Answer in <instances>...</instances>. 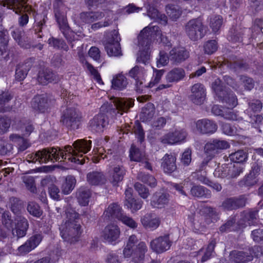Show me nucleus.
<instances>
[{
	"instance_id": "36",
	"label": "nucleus",
	"mask_w": 263,
	"mask_h": 263,
	"mask_svg": "<svg viewBox=\"0 0 263 263\" xmlns=\"http://www.w3.org/2000/svg\"><path fill=\"white\" fill-rule=\"evenodd\" d=\"M127 84V78L122 73L116 74L111 80V87L116 90H122L126 87Z\"/></svg>"
},
{
	"instance_id": "18",
	"label": "nucleus",
	"mask_w": 263,
	"mask_h": 263,
	"mask_svg": "<svg viewBox=\"0 0 263 263\" xmlns=\"http://www.w3.org/2000/svg\"><path fill=\"white\" fill-rule=\"evenodd\" d=\"M170 59L173 64L178 65L189 58V52L184 47H177L172 48L169 52Z\"/></svg>"
},
{
	"instance_id": "19",
	"label": "nucleus",
	"mask_w": 263,
	"mask_h": 263,
	"mask_svg": "<svg viewBox=\"0 0 263 263\" xmlns=\"http://www.w3.org/2000/svg\"><path fill=\"white\" fill-rule=\"evenodd\" d=\"M172 245L168 235L160 236L151 242L152 249L157 253H163L168 250Z\"/></svg>"
},
{
	"instance_id": "55",
	"label": "nucleus",
	"mask_w": 263,
	"mask_h": 263,
	"mask_svg": "<svg viewBox=\"0 0 263 263\" xmlns=\"http://www.w3.org/2000/svg\"><path fill=\"white\" fill-rule=\"evenodd\" d=\"M13 98V96L9 91L0 92V112L6 111L5 105Z\"/></svg>"
},
{
	"instance_id": "37",
	"label": "nucleus",
	"mask_w": 263,
	"mask_h": 263,
	"mask_svg": "<svg viewBox=\"0 0 263 263\" xmlns=\"http://www.w3.org/2000/svg\"><path fill=\"white\" fill-rule=\"evenodd\" d=\"M9 206L14 216L23 215L22 211L23 210V201L15 197H11L9 200Z\"/></svg>"
},
{
	"instance_id": "38",
	"label": "nucleus",
	"mask_w": 263,
	"mask_h": 263,
	"mask_svg": "<svg viewBox=\"0 0 263 263\" xmlns=\"http://www.w3.org/2000/svg\"><path fill=\"white\" fill-rule=\"evenodd\" d=\"M90 195V191L88 188L84 186L79 188L76 193V197L78 202L83 206L88 204Z\"/></svg>"
},
{
	"instance_id": "60",
	"label": "nucleus",
	"mask_w": 263,
	"mask_h": 263,
	"mask_svg": "<svg viewBox=\"0 0 263 263\" xmlns=\"http://www.w3.org/2000/svg\"><path fill=\"white\" fill-rule=\"evenodd\" d=\"M204 52L208 54H211L216 52L218 49V44L216 40H209L204 45Z\"/></svg>"
},
{
	"instance_id": "27",
	"label": "nucleus",
	"mask_w": 263,
	"mask_h": 263,
	"mask_svg": "<svg viewBox=\"0 0 263 263\" xmlns=\"http://www.w3.org/2000/svg\"><path fill=\"white\" fill-rule=\"evenodd\" d=\"M176 158L172 154H166L162 159L161 167L165 173L171 174L177 169Z\"/></svg>"
},
{
	"instance_id": "39",
	"label": "nucleus",
	"mask_w": 263,
	"mask_h": 263,
	"mask_svg": "<svg viewBox=\"0 0 263 263\" xmlns=\"http://www.w3.org/2000/svg\"><path fill=\"white\" fill-rule=\"evenodd\" d=\"M104 16V14L101 12H86L80 14V18L84 23H91Z\"/></svg>"
},
{
	"instance_id": "43",
	"label": "nucleus",
	"mask_w": 263,
	"mask_h": 263,
	"mask_svg": "<svg viewBox=\"0 0 263 263\" xmlns=\"http://www.w3.org/2000/svg\"><path fill=\"white\" fill-rule=\"evenodd\" d=\"M76 183L75 177L73 176H68L62 183L61 189L64 194H69L74 189Z\"/></svg>"
},
{
	"instance_id": "6",
	"label": "nucleus",
	"mask_w": 263,
	"mask_h": 263,
	"mask_svg": "<svg viewBox=\"0 0 263 263\" xmlns=\"http://www.w3.org/2000/svg\"><path fill=\"white\" fill-rule=\"evenodd\" d=\"M134 100L131 98H114L113 105L106 106H102L101 109H106V114H109L111 118H115L118 116H122L124 112H127L129 109L134 105Z\"/></svg>"
},
{
	"instance_id": "11",
	"label": "nucleus",
	"mask_w": 263,
	"mask_h": 263,
	"mask_svg": "<svg viewBox=\"0 0 263 263\" xmlns=\"http://www.w3.org/2000/svg\"><path fill=\"white\" fill-rule=\"evenodd\" d=\"M80 118L81 116L76 109L68 108L63 111L61 122L68 128L74 129L78 128Z\"/></svg>"
},
{
	"instance_id": "48",
	"label": "nucleus",
	"mask_w": 263,
	"mask_h": 263,
	"mask_svg": "<svg viewBox=\"0 0 263 263\" xmlns=\"http://www.w3.org/2000/svg\"><path fill=\"white\" fill-rule=\"evenodd\" d=\"M209 26L212 31L216 33L220 29L223 23L222 16L220 15L212 16L209 18Z\"/></svg>"
},
{
	"instance_id": "9",
	"label": "nucleus",
	"mask_w": 263,
	"mask_h": 263,
	"mask_svg": "<svg viewBox=\"0 0 263 263\" xmlns=\"http://www.w3.org/2000/svg\"><path fill=\"white\" fill-rule=\"evenodd\" d=\"M120 37L117 31L114 30L107 39L105 48L109 56L118 57L122 55V51L120 44Z\"/></svg>"
},
{
	"instance_id": "52",
	"label": "nucleus",
	"mask_w": 263,
	"mask_h": 263,
	"mask_svg": "<svg viewBox=\"0 0 263 263\" xmlns=\"http://www.w3.org/2000/svg\"><path fill=\"white\" fill-rule=\"evenodd\" d=\"M243 166L240 164H229V178L237 177L243 172Z\"/></svg>"
},
{
	"instance_id": "8",
	"label": "nucleus",
	"mask_w": 263,
	"mask_h": 263,
	"mask_svg": "<svg viewBox=\"0 0 263 263\" xmlns=\"http://www.w3.org/2000/svg\"><path fill=\"white\" fill-rule=\"evenodd\" d=\"M184 29L187 36L193 41L201 39L206 34L205 26L199 18H193L185 24Z\"/></svg>"
},
{
	"instance_id": "44",
	"label": "nucleus",
	"mask_w": 263,
	"mask_h": 263,
	"mask_svg": "<svg viewBox=\"0 0 263 263\" xmlns=\"http://www.w3.org/2000/svg\"><path fill=\"white\" fill-rule=\"evenodd\" d=\"M47 17L45 15L41 17L40 18L37 17L35 21V24L33 27L34 31L36 34L38 38H42L43 36L42 29L46 27V23Z\"/></svg>"
},
{
	"instance_id": "24",
	"label": "nucleus",
	"mask_w": 263,
	"mask_h": 263,
	"mask_svg": "<svg viewBox=\"0 0 263 263\" xmlns=\"http://www.w3.org/2000/svg\"><path fill=\"white\" fill-rule=\"evenodd\" d=\"M224 64L229 68L234 71L238 70L246 71L249 69V65L247 63L235 55L230 57L229 59L225 61Z\"/></svg>"
},
{
	"instance_id": "16",
	"label": "nucleus",
	"mask_w": 263,
	"mask_h": 263,
	"mask_svg": "<svg viewBox=\"0 0 263 263\" xmlns=\"http://www.w3.org/2000/svg\"><path fill=\"white\" fill-rule=\"evenodd\" d=\"M189 98L195 104H203L206 98V89L204 85L200 83L193 85L191 87V95Z\"/></svg>"
},
{
	"instance_id": "54",
	"label": "nucleus",
	"mask_w": 263,
	"mask_h": 263,
	"mask_svg": "<svg viewBox=\"0 0 263 263\" xmlns=\"http://www.w3.org/2000/svg\"><path fill=\"white\" fill-rule=\"evenodd\" d=\"M13 153V146L12 144L3 141L0 143V156H10Z\"/></svg>"
},
{
	"instance_id": "40",
	"label": "nucleus",
	"mask_w": 263,
	"mask_h": 263,
	"mask_svg": "<svg viewBox=\"0 0 263 263\" xmlns=\"http://www.w3.org/2000/svg\"><path fill=\"white\" fill-rule=\"evenodd\" d=\"M243 34V29L239 26H233L230 29L228 39L232 42H241Z\"/></svg>"
},
{
	"instance_id": "45",
	"label": "nucleus",
	"mask_w": 263,
	"mask_h": 263,
	"mask_svg": "<svg viewBox=\"0 0 263 263\" xmlns=\"http://www.w3.org/2000/svg\"><path fill=\"white\" fill-rule=\"evenodd\" d=\"M229 158L231 161L240 164L248 159V153L243 150H238L229 155Z\"/></svg>"
},
{
	"instance_id": "49",
	"label": "nucleus",
	"mask_w": 263,
	"mask_h": 263,
	"mask_svg": "<svg viewBox=\"0 0 263 263\" xmlns=\"http://www.w3.org/2000/svg\"><path fill=\"white\" fill-rule=\"evenodd\" d=\"M147 15L155 21L161 20L166 23V17L164 14H161L158 10L153 6H149L147 8Z\"/></svg>"
},
{
	"instance_id": "22",
	"label": "nucleus",
	"mask_w": 263,
	"mask_h": 263,
	"mask_svg": "<svg viewBox=\"0 0 263 263\" xmlns=\"http://www.w3.org/2000/svg\"><path fill=\"white\" fill-rule=\"evenodd\" d=\"M42 237L40 234H36L30 237L25 243L18 248L20 255H25L36 248L41 242Z\"/></svg>"
},
{
	"instance_id": "56",
	"label": "nucleus",
	"mask_w": 263,
	"mask_h": 263,
	"mask_svg": "<svg viewBox=\"0 0 263 263\" xmlns=\"http://www.w3.org/2000/svg\"><path fill=\"white\" fill-rule=\"evenodd\" d=\"M12 29L11 31V35L14 40L18 43V44L21 46L24 47L25 43L23 41V34L24 33L23 30L20 28H11Z\"/></svg>"
},
{
	"instance_id": "58",
	"label": "nucleus",
	"mask_w": 263,
	"mask_h": 263,
	"mask_svg": "<svg viewBox=\"0 0 263 263\" xmlns=\"http://www.w3.org/2000/svg\"><path fill=\"white\" fill-rule=\"evenodd\" d=\"M215 177L224 178H229V164H223L220 167L216 168L214 172Z\"/></svg>"
},
{
	"instance_id": "62",
	"label": "nucleus",
	"mask_w": 263,
	"mask_h": 263,
	"mask_svg": "<svg viewBox=\"0 0 263 263\" xmlns=\"http://www.w3.org/2000/svg\"><path fill=\"white\" fill-rule=\"evenodd\" d=\"M216 242L215 239H212L209 243L204 255L201 258V261L204 262L210 258L214 251Z\"/></svg>"
},
{
	"instance_id": "17",
	"label": "nucleus",
	"mask_w": 263,
	"mask_h": 263,
	"mask_svg": "<svg viewBox=\"0 0 263 263\" xmlns=\"http://www.w3.org/2000/svg\"><path fill=\"white\" fill-rule=\"evenodd\" d=\"M109 114L101 113L95 116L90 120L89 127L92 131L96 132H102L104 127L108 125L109 121L108 117Z\"/></svg>"
},
{
	"instance_id": "29",
	"label": "nucleus",
	"mask_w": 263,
	"mask_h": 263,
	"mask_svg": "<svg viewBox=\"0 0 263 263\" xmlns=\"http://www.w3.org/2000/svg\"><path fill=\"white\" fill-rule=\"evenodd\" d=\"M120 230L118 227L115 224L107 226L103 231L102 236L106 241L112 242L117 240L120 235Z\"/></svg>"
},
{
	"instance_id": "2",
	"label": "nucleus",
	"mask_w": 263,
	"mask_h": 263,
	"mask_svg": "<svg viewBox=\"0 0 263 263\" xmlns=\"http://www.w3.org/2000/svg\"><path fill=\"white\" fill-rule=\"evenodd\" d=\"M66 214L67 219L60 227V234L65 241L74 243L79 241L82 233L78 221L79 215L72 209H67Z\"/></svg>"
},
{
	"instance_id": "63",
	"label": "nucleus",
	"mask_w": 263,
	"mask_h": 263,
	"mask_svg": "<svg viewBox=\"0 0 263 263\" xmlns=\"http://www.w3.org/2000/svg\"><path fill=\"white\" fill-rule=\"evenodd\" d=\"M170 56L164 51L161 50L159 52V55L157 58V66L158 68L165 66L168 63Z\"/></svg>"
},
{
	"instance_id": "46",
	"label": "nucleus",
	"mask_w": 263,
	"mask_h": 263,
	"mask_svg": "<svg viewBox=\"0 0 263 263\" xmlns=\"http://www.w3.org/2000/svg\"><path fill=\"white\" fill-rule=\"evenodd\" d=\"M239 82L246 91H251L255 86V81L247 75H240L239 76Z\"/></svg>"
},
{
	"instance_id": "57",
	"label": "nucleus",
	"mask_w": 263,
	"mask_h": 263,
	"mask_svg": "<svg viewBox=\"0 0 263 263\" xmlns=\"http://www.w3.org/2000/svg\"><path fill=\"white\" fill-rule=\"evenodd\" d=\"M61 30L63 32L64 36L68 43L70 44L71 48H73L75 45H80V43L78 40H76L74 39V34L69 30V27L65 29H61Z\"/></svg>"
},
{
	"instance_id": "51",
	"label": "nucleus",
	"mask_w": 263,
	"mask_h": 263,
	"mask_svg": "<svg viewBox=\"0 0 263 263\" xmlns=\"http://www.w3.org/2000/svg\"><path fill=\"white\" fill-rule=\"evenodd\" d=\"M137 178L139 180L148 184L152 187H154L157 185L156 179L152 175L140 172L138 174Z\"/></svg>"
},
{
	"instance_id": "21",
	"label": "nucleus",
	"mask_w": 263,
	"mask_h": 263,
	"mask_svg": "<svg viewBox=\"0 0 263 263\" xmlns=\"http://www.w3.org/2000/svg\"><path fill=\"white\" fill-rule=\"evenodd\" d=\"M129 157L131 161L139 162L141 166L148 170H152V166L148 162L145 155L134 145L130 148Z\"/></svg>"
},
{
	"instance_id": "25",
	"label": "nucleus",
	"mask_w": 263,
	"mask_h": 263,
	"mask_svg": "<svg viewBox=\"0 0 263 263\" xmlns=\"http://www.w3.org/2000/svg\"><path fill=\"white\" fill-rule=\"evenodd\" d=\"M141 222L144 228L154 230L160 223V219L153 213H147L141 218Z\"/></svg>"
},
{
	"instance_id": "53",
	"label": "nucleus",
	"mask_w": 263,
	"mask_h": 263,
	"mask_svg": "<svg viewBox=\"0 0 263 263\" xmlns=\"http://www.w3.org/2000/svg\"><path fill=\"white\" fill-rule=\"evenodd\" d=\"M8 42L7 32L3 30L2 25H0V58L5 52Z\"/></svg>"
},
{
	"instance_id": "4",
	"label": "nucleus",
	"mask_w": 263,
	"mask_h": 263,
	"mask_svg": "<svg viewBox=\"0 0 263 263\" xmlns=\"http://www.w3.org/2000/svg\"><path fill=\"white\" fill-rule=\"evenodd\" d=\"M158 31V26H148L140 32L138 39L139 46L142 48V51L137 58L138 63L145 65L149 63L151 44L155 39V35Z\"/></svg>"
},
{
	"instance_id": "59",
	"label": "nucleus",
	"mask_w": 263,
	"mask_h": 263,
	"mask_svg": "<svg viewBox=\"0 0 263 263\" xmlns=\"http://www.w3.org/2000/svg\"><path fill=\"white\" fill-rule=\"evenodd\" d=\"M23 182L27 189L31 193H35L36 192V187L35 185L34 177L30 176H25L23 177Z\"/></svg>"
},
{
	"instance_id": "14",
	"label": "nucleus",
	"mask_w": 263,
	"mask_h": 263,
	"mask_svg": "<svg viewBox=\"0 0 263 263\" xmlns=\"http://www.w3.org/2000/svg\"><path fill=\"white\" fill-rule=\"evenodd\" d=\"M187 133L184 128L176 129L174 132H170L160 138L163 144H174L184 141Z\"/></svg>"
},
{
	"instance_id": "31",
	"label": "nucleus",
	"mask_w": 263,
	"mask_h": 263,
	"mask_svg": "<svg viewBox=\"0 0 263 263\" xmlns=\"http://www.w3.org/2000/svg\"><path fill=\"white\" fill-rule=\"evenodd\" d=\"M123 213L121 208L119 204L117 203H112L109 205L104 211V215L108 219L117 218L119 220Z\"/></svg>"
},
{
	"instance_id": "20",
	"label": "nucleus",
	"mask_w": 263,
	"mask_h": 263,
	"mask_svg": "<svg viewBox=\"0 0 263 263\" xmlns=\"http://www.w3.org/2000/svg\"><path fill=\"white\" fill-rule=\"evenodd\" d=\"M246 203V198L244 196H240L227 198L223 201L221 206L226 210L232 211L244 207Z\"/></svg>"
},
{
	"instance_id": "3",
	"label": "nucleus",
	"mask_w": 263,
	"mask_h": 263,
	"mask_svg": "<svg viewBox=\"0 0 263 263\" xmlns=\"http://www.w3.org/2000/svg\"><path fill=\"white\" fill-rule=\"evenodd\" d=\"M1 221L4 227L11 231L13 237L19 239L27 234L29 224L24 215L14 216L12 218L10 212L5 211L2 213Z\"/></svg>"
},
{
	"instance_id": "15",
	"label": "nucleus",
	"mask_w": 263,
	"mask_h": 263,
	"mask_svg": "<svg viewBox=\"0 0 263 263\" xmlns=\"http://www.w3.org/2000/svg\"><path fill=\"white\" fill-rule=\"evenodd\" d=\"M54 103V100L42 95L35 96L32 100L31 106L35 110L44 112Z\"/></svg>"
},
{
	"instance_id": "50",
	"label": "nucleus",
	"mask_w": 263,
	"mask_h": 263,
	"mask_svg": "<svg viewBox=\"0 0 263 263\" xmlns=\"http://www.w3.org/2000/svg\"><path fill=\"white\" fill-rule=\"evenodd\" d=\"M166 12L168 16L173 20L176 21L181 15L182 11L178 6L168 5L166 7Z\"/></svg>"
},
{
	"instance_id": "64",
	"label": "nucleus",
	"mask_w": 263,
	"mask_h": 263,
	"mask_svg": "<svg viewBox=\"0 0 263 263\" xmlns=\"http://www.w3.org/2000/svg\"><path fill=\"white\" fill-rule=\"evenodd\" d=\"M143 202L140 199H135L133 198L125 203V205L132 210L133 212L140 210L142 205Z\"/></svg>"
},
{
	"instance_id": "26",
	"label": "nucleus",
	"mask_w": 263,
	"mask_h": 263,
	"mask_svg": "<svg viewBox=\"0 0 263 263\" xmlns=\"http://www.w3.org/2000/svg\"><path fill=\"white\" fill-rule=\"evenodd\" d=\"M126 171L122 165L115 166L110 171L109 181L114 186H118L125 175Z\"/></svg>"
},
{
	"instance_id": "42",
	"label": "nucleus",
	"mask_w": 263,
	"mask_h": 263,
	"mask_svg": "<svg viewBox=\"0 0 263 263\" xmlns=\"http://www.w3.org/2000/svg\"><path fill=\"white\" fill-rule=\"evenodd\" d=\"M155 108L152 103H147L142 109L140 114V119L142 122H147L151 120L154 116Z\"/></svg>"
},
{
	"instance_id": "32",
	"label": "nucleus",
	"mask_w": 263,
	"mask_h": 263,
	"mask_svg": "<svg viewBox=\"0 0 263 263\" xmlns=\"http://www.w3.org/2000/svg\"><path fill=\"white\" fill-rule=\"evenodd\" d=\"M87 181L92 185H99L105 183L106 178L101 172L92 171L87 174Z\"/></svg>"
},
{
	"instance_id": "30",
	"label": "nucleus",
	"mask_w": 263,
	"mask_h": 263,
	"mask_svg": "<svg viewBox=\"0 0 263 263\" xmlns=\"http://www.w3.org/2000/svg\"><path fill=\"white\" fill-rule=\"evenodd\" d=\"M185 72L181 67H175L170 70L165 76V79L168 83H177L184 79Z\"/></svg>"
},
{
	"instance_id": "7",
	"label": "nucleus",
	"mask_w": 263,
	"mask_h": 263,
	"mask_svg": "<svg viewBox=\"0 0 263 263\" xmlns=\"http://www.w3.org/2000/svg\"><path fill=\"white\" fill-rule=\"evenodd\" d=\"M230 147L229 143L223 140L214 139L207 142L204 146V153L206 156L202 162V166L206 165L209 161L221 153L222 150Z\"/></svg>"
},
{
	"instance_id": "5",
	"label": "nucleus",
	"mask_w": 263,
	"mask_h": 263,
	"mask_svg": "<svg viewBox=\"0 0 263 263\" xmlns=\"http://www.w3.org/2000/svg\"><path fill=\"white\" fill-rule=\"evenodd\" d=\"M212 89L215 97L222 103L226 104L228 107L233 108L237 104L236 95L223 85L219 78L216 79L211 85Z\"/></svg>"
},
{
	"instance_id": "23",
	"label": "nucleus",
	"mask_w": 263,
	"mask_h": 263,
	"mask_svg": "<svg viewBox=\"0 0 263 263\" xmlns=\"http://www.w3.org/2000/svg\"><path fill=\"white\" fill-rule=\"evenodd\" d=\"M169 197L168 194L156 192L151 197L150 204L153 208H163L168 204Z\"/></svg>"
},
{
	"instance_id": "35",
	"label": "nucleus",
	"mask_w": 263,
	"mask_h": 263,
	"mask_svg": "<svg viewBox=\"0 0 263 263\" xmlns=\"http://www.w3.org/2000/svg\"><path fill=\"white\" fill-rule=\"evenodd\" d=\"M230 257L234 263H245L253 259V256L243 251H233L230 253Z\"/></svg>"
},
{
	"instance_id": "47",
	"label": "nucleus",
	"mask_w": 263,
	"mask_h": 263,
	"mask_svg": "<svg viewBox=\"0 0 263 263\" xmlns=\"http://www.w3.org/2000/svg\"><path fill=\"white\" fill-rule=\"evenodd\" d=\"M27 210L30 215L36 218H40L43 214L40 206L35 202H29Z\"/></svg>"
},
{
	"instance_id": "41",
	"label": "nucleus",
	"mask_w": 263,
	"mask_h": 263,
	"mask_svg": "<svg viewBox=\"0 0 263 263\" xmlns=\"http://www.w3.org/2000/svg\"><path fill=\"white\" fill-rule=\"evenodd\" d=\"M191 194L196 197L210 198L211 197V191L204 186L195 185L191 189Z\"/></svg>"
},
{
	"instance_id": "10",
	"label": "nucleus",
	"mask_w": 263,
	"mask_h": 263,
	"mask_svg": "<svg viewBox=\"0 0 263 263\" xmlns=\"http://www.w3.org/2000/svg\"><path fill=\"white\" fill-rule=\"evenodd\" d=\"M146 251V244L143 242H141L136 246V248L126 245L123 250V255L125 257L132 256L133 260L135 263H142Z\"/></svg>"
},
{
	"instance_id": "28",
	"label": "nucleus",
	"mask_w": 263,
	"mask_h": 263,
	"mask_svg": "<svg viewBox=\"0 0 263 263\" xmlns=\"http://www.w3.org/2000/svg\"><path fill=\"white\" fill-rule=\"evenodd\" d=\"M241 220L239 221L240 224L248 223L249 226L255 225L258 223L259 218L258 211L251 210L249 211H243L241 213Z\"/></svg>"
},
{
	"instance_id": "34",
	"label": "nucleus",
	"mask_w": 263,
	"mask_h": 263,
	"mask_svg": "<svg viewBox=\"0 0 263 263\" xmlns=\"http://www.w3.org/2000/svg\"><path fill=\"white\" fill-rule=\"evenodd\" d=\"M31 67L32 63L30 60L18 64L15 69V79L18 81L24 80Z\"/></svg>"
},
{
	"instance_id": "33",
	"label": "nucleus",
	"mask_w": 263,
	"mask_h": 263,
	"mask_svg": "<svg viewBox=\"0 0 263 263\" xmlns=\"http://www.w3.org/2000/svg\"><path fill=\"white\" fill-rule=\"evenodd\" d=\"M37 80L39 82L45 85L49 82H57L58 78L51 70L45 69L39 72Z\"/></svg>"
},
{
	"instance_id": "13",
	"label": "nucleus",
	"mask_w": 263,
	"mask_h": 263,
	"mask_svg": "<svg viewBox=\"0 0 263 263\" xmlns=\"http://www.w3.org/2000/svg\"><path fill=\"white\" fill-rule=\"evenodd\" d=\"M200 213H201V217L197 221L199 223V228H204L207 224L217 221L218 219V213L215 208L208 206H204L200 210Z\"/></svg>"
},
{
	"instance_id": "1",
	"label": "nucleus",
	"mask_w": 263,
	"mask_h": 263,
	"mask_svg": "<svg viewBox=\"0 0 263 263\" xmlns=\"http://www.w3.org/2000/svg\"><path fill=\"white\" fill-rule=\"evenodd\" d=\"M91 141L84 139L76 140L71 146L67 145L63 148L61 147H47L43 148L27 155L26 159L29 163L39 162L40 164L46 163L49 161L53 162L67 159L69 161L78 164L85 163L83 155H78L79 153H86L91 148Z\"/></svg>"
},
{
	"instance_id": "61",
	"label": "nucleus",
	"mask_w": 263,
	"mask_h": 263,
	"mask_svg": "<svg viewBox=\"0 0 263 263\" xmlns=\"http://www.w3.org/2000/svg\"><path fill=\"white\" fill-rule=\"evenodd\" d=\"M48 42V44L54 48H61L66 51L69 49L68 46L63 40L52 37L49 39Z\"/></svg>"
},
{
	"instance_id": "12",
	"label": "nucleus",
	"mask_w": 263,
	"mask_h": 263,
	"mask_svg": "<svg viewBox=\"0 0 263 263\" xmlns=\"http://www.w3.org/2000/svg\"><path fill=\"white\" fill-rule=\"evenodd\" d=\"M195 132L200 135H210L217 130V125L213 120L206 118L199 119L194 123Z\"/></svg>"
}]
</instances>
